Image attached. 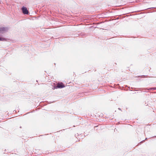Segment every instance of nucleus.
Returning a JSON list of instances; mask_svg holds the SVG:
<instances>
[{
    "instance_id": "f257e3e1",
    "label": "nucleus",
    "mask_w": 156,
    "mask_h": 156,
    "mask_svg": "<svg viewBox=\"0 0 156 156\" xmlns=\"http://www.w3.org/2000/svg\"><path fill=\"white\" fill-rule=\"evenodd\" d=\"M8 30L7 27H1L0 28V33H3Z\"/></svg>"
},
{
    "instance_id": "f03ea898",
    "label": "nucleus",
    "mask_w": 156,
    "mask_h": 156,
    "mask_svg": "<svg viewBox=\"0 0 156 156\" xmlns=\"http://www.w3.org/2000/svg\"><path fill=\"white\" fill-rule=\"evenodd\" d=\"M22 10L23 13L24 14H28V11L27 10V8L25 7H23L22 8Z\"/></svg>"
},
{
    "instance_id": "7ed1b4c3",
    "label": "nucleus",
    "mask_w": 156,
    "mask_h": 156,
    "mask_svg": "<svg viewBox=\"0 0 156 156\" xmlns=\"http://www.w3.org/2000/svg\"><path fill=\"white\" fill-rule=\"evenodd\" d=\"M65 87V86L61 83H58L56 87V88H61Z\"/></svg>"
},
{
    "instance_id": "20e7f679",
    "label": "nucleus",
    "mask_w": 156,
    "mask_h": 156,
    "mask_svg": "<svg viewBox=\"0 0 156 156\" xmlns=\"http://www.w3.org/2000/svg\"><path fill=\"white\" fill-rule=\"evenodd\" d=\"M6 39L4 38L0 37V41H5Z\"/></svg>"
}]
</instances>
